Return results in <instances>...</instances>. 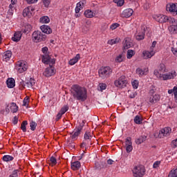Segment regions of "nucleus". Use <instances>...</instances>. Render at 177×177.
I'll list each match as a JSON object with an SVG mask.
<instances>
[{
    "mask_svg": "<svg viewBox=\"0 0 177 177\" xmlns=\"http://www.w3.org/2000/svg\"><path fill=\"white\" fill-rule=\"evenodd\" d=\"M118 27H120V24L118 23H115V24H112L110 26V28L112 30H115V28H118Z\"/></svg>",
    "mask_w": 177,
    "mask_h": 177,
    "instance_id": "obj_50",
    "label": "nucleus"
},
{
    "mask_svg": "<svg viewBox=\"0 0 177 177\" xmlns=\"http://www.w3.org/2000/svg\"><path fill=\"white\" fill-rule=\"evenodd\" d=\"M132 86L134 89H138V86H139V82H138V80H134L132 82Z\"/></svg>",
    "mask_w": 177,
    "mask_h": 177,
    "instance_id": "obj_52",
    "label": "nucleus"
},
{
    "mask_svg": "<svg viewBox=\"0 0 177 177\" xmlns=\"http://www.w3.org/2000/svg\"><path fill=\"white\" fill-rule=\"evenodd\" d=\"M153 19L158 23H175V18L168 17L164 15H153Z\"/></svg>",
    "mask_w": 177,
    "mask_h": 177,
    "instance_id": "obj_3",
    "label": "nucleus"
},
{
    "mask_svg": "<svg viewBox=\"0 0 177 177\" xmlns=\"http://www.w3.org/2000/svg\"><path fill=\"white\" fill-rule=\"evenodd\" d=\"M98 74L100 78L106 80L110 78V76L113 74V69L110 66H102L98 71Z\"/></svg>",
    "mask_w": 177,
    "mask_h": 177,
    "instance_id": "obj_2",
    "label": "nucleus"
},
{
    "mask_svg": "<svg viewBox=\"0 0 177 177\" xmlns=\"http://www.w3.org/2000/svg\"><path fill=\"white\" fill-rule=\"evenodd\" d=\"M92 139V136L91 135V132L86 131L84 134V140L81 144L80 147L81 148H84V146H91L92 141H91Z\"/></svg>",
    "mask_w": 177,
    "mask_h": 177,
    "instance_id": "obj_7",
    "label": "nucleus"
},
{
    "mask_svg": "<svg viewBox=\"0 0 177 177\" xmlns=\"http://www.w3.org/2000/svg\"><path fill=\"white\" fill-rule=\"evenodd\" d=\"M126 151L127 153H131L133 150L132 147V138L131 137H127L125 140Z\"/></svg>",
    "mask_w": 177,
    "mask_h": 177,
    "instance_id": "obj_14",
    "label": "nucleus"
},
{
    "mask_svg": "<svg viewBox=\"0 0 177 177\" xmlns=\"http://www.w3.org/2000/svg\"><path fill=\"white\" fill-rule=\"evenodd\" d=\"M30 127L31 131H35V128H37V122L34 121H31L30 123Z\"/></svg>",
    "mask_w": 177,
    "mask_h": 177,
    "instance_id": "obj_45",
    "label": "nucleus"
},
{
    "mask_svg": "<svg viewBox=\"0 0 177 177\" xmlns=\"http://www.w3.org/2000/svg\"><path fill=\"white\" fill-rule=\"evenodd\" d=\"M34 8L29 6L25 8L23 11L24 17H31L32 16V12H34Z\"/></svg>",
    "mask_w": 177,
    "mask_h": 177,
    "instance_id": "obj_15",
    "label": "nucleus"
},
{
    "mask_svg": "<svg viewBox=\"0 0 177 177\" xmlns=\"http://www.w3.org/2000/svg\"><path fill=\"white\" fill-rule=\"evenodd\" d=\"M49 21H50L49 17L44 16L40 18V23L47 24L49 23Z\"/></svg>",
    "mask_w": 177,
    "mask_h": 177,
    "instance_id": "obj_40",
    "label": "nucleus"
},
{
    "mask_svg": "<svg viewBox=\"0 0 177 177\" xmlns=\"http://www.w3.org/2000/svg\"><path fill=\"white\" fill-rule=\"evenodd\" d=\"M55 74H56V71L53 65H49V67L46 68L43 73V75L47 77H52V75H55Z\"/></svg>",
    "mask_w": 177,
    "mask_h": 177,
    "instance_id": "obj_9",
    "label": "nucleus"
},
{
    "mask_svg": "<svg viewBox=\"0 0 177 177\" xmlns=\"http://www.w3.org/2000/svg\"><path fill=\"white\" fill-rule=\"evenodd\" d=\"M46 35H44V33L39 30L34 31L32 34V41H33V42H42L46 41Z\"/></svg>",
    "mask_w": 177,
    "mask_h": 177,
    "instance_id": "obj_4",
    "label": "nucleus"
},
{
    "mask_svg": "<svg viewBox=\"0 0 177 177\" xmlns=\"http://www.w3.org/2000/svg\"><path fill=\"white\" fill-rule=\"evenodd\" d=\"M25 28L26 29L24 30V32H27V31L30 32V31H31V30L32 29V26H31V25L30 24H27L25 26Z\"/></svg>",
    "mask_w": 177,
    "mask_h": 177,
    "instance_id": "obj_49",
    "label": "nucleus"
},
{
    "mask_svg": "<svg viewBox=\"0 0 177 177\" xmlns=\"http://www.w3.org/2000/svg\"><path fill=\"white\" fill-rule=\"evenodd\" d=\"M158 71L162 74L163 73H165V65L160 64L158 68Z\"/></svg>",
    "mask_w": 177,
    "mask_h": 177,
    "instance_id": "obj_46",
    "label": "nucleus"
},
{
    "mask_svg": "<svg viewBox=\"0 0 177 177\" xmlns=\"http://www.w3.org/2000/svg\"><path fill=\"white\" fill-rule=\"evenodd\" d=\"M132 46H133V43H132V40L129 37H126L123 42L124 49H129V48H132Z\"/></svg>",
    "mask_w": 177,
    "mask_h": 177,
    "instance_id": "obj_17",
    "label": "nucleus"
},
{
    "mask_svg": "<svg viewBox=\"0 0 177 177\" xmlns=\"http://www.w3.org/2000/svg\"><path fill=\"white\" fill-rule=\"evenodd\" d=\"M121 39L120 38H115V39H112L111 40L108 41L109 45H114L115 44H118Z\"/></svg>",
    "mask_w": 177,
    "mask_h": 177,
    "instance_id": "obj_38",
    "label": "nucleus"
},
{
    "mask_svg": "<svg viewBox=\"0 0 177 177\" xmlns=\"http://www.w3.org/2000/svg\"><path fill=\"white\" fill-rule=\"evenodd\" d=\"M8 88H15V81L13 78H8L6 81Z\"/></svg>",
    "mask_w": 177,
    "mask_h": 177,
    "instance_id": "obj_29",
    "label": "nucleus"
},
{
    "mask_svg": "<svg viewBox=\"0 0 177 177\" xmlns=\"http://www.w3.org/2000/svg\"><path fill=\"white\" fill-rule=\"evenodd\" d=\"M171 52L174 53V55H175V56H177V49L176 48L172 47Z\"/></svg>",
    "mask_w": 177,
    "mask_h": 177,
    "instance_id": "obj_64",
    "label": "nucleus"
},
{
    "mask_svg": "<svg viewBox=\"0 0 177 177\" xmlns=\"http://www.w3.org/2000/svg\"><path fill=\"white\" fill-rule=\"evenodd\" d=\"M147 138V137H146L145 136H140L139 138H137L136 140V145H140V144L143 143V142L146 141Z\"/></svg>",
    "mask_w": 177,
    "mask_h": 177,
    "instance_id": "obj_35",
    "label": "nucleus"
},
{
    "mask_svg": "<svg viewBox=\"0 0 177 177\" xmlns=\"http://www.w3.org/2000/svg\"><path fill=\"white\" fill-rule=\"evenodd\" d=\"M18 121H19V118H17V116H15L13 121H12L13 124H15V125H16V124H17Z\"/></svg>",
    "mask_w": 177,
    "mask_h": 177,
    "instance_id": "obj_61",
    "label": "nucleus"
},
{
    "mask_svg": "<svg viewBox=\"0 0 177 177\" xmlns=\"http://www.w3.org/2000/svg\"><path fill=\"white\" fill-rule=\"evenodd\" d=\"M145 28H142L140 30L137 32V35H136L137 41H142V39H145Z\"/></svg>",
    "mask_w": 177,
    "mask_h": 177,
    "instance_id": "obj_18",
    "label": "nucleus"
},
{
    "mask_svg": "<svg viewBox=\"0 0 177 177\" xmlns=\"http://www.w3.org/2000/svg\"><path fill=\"white\" fill-rule=\"evenodd\" d=\"M174 91H175L174 99H175V100H177V86H174Z\"/></svg>",
    "mask_w": 177,
    "mask_h": 177,
    "instance_id": "obj_63",
    "label": "nucleus"
},
{
    "mask_svg": "<svg viewBox=\"0 0 177 177\" xmlns=\"http://www.w3.org/2000/svg\"><path fill=\"white\" fill-rule=\"evenodd\" d=\"M134 122L138 125H140L141 124L143 123V119L140 116L136 115L134 118Z\"/></svg>",
    "mask_w": 177,
    "mask_h": 177,
    "instance_id": "obj_34",
    "label": "nucleus"
},
{
    "mask_svg": "<svg viewBox=\"0 0 177 177\" xmlns=\"http://www.w3.org/2000/svg\"><path fill=\"white\" fill-rule=\"evenodd\" d=\"M14 159L15 158L10 155H5L3 156V161H5L6 162L13 161Z\"/></svg>",
    "mask_w": 177,
    "mask_h": 177,
    "instance_id": "obj_36",
    "label": "nucleus"
},
{
    "mask_svg": "<svg viewBox=\"0 0 177 177\" xmlns=\"http://www.w3.org/2000/svg\"><path fill=\"white\" fill-rule=\"evenodd\" d=\"M28 124V122H27V120H24V122H22L21 124V129L23 131V132H27V129L26 127Z\"/></svg>",
    "mask_w": 177,
    "mask_h": 177,
    "instance_id": "obj_41",
    "label": "nucleus"
},
{
    "mask_svg": "<svg viewBox=\"0 0 177 177\" xmlns=\"http://www.w3.org/2000/svg\"><path fill=\"white\" fill-rule=\"evenodd\" d=\"M80 59H81V55H80V54H77L75 57L70 59V61L68 62L70 66H74V64H75V63H78V60H80Z\"/></svg>",
    "mask_w": 177,
    "mask_h": 177,
    "instance_id": "obj_28",
    "label": "nucleus"
},
{
    "mask_svg": "<svg viewBox=\"0 0 177 177\" xmlns=\"http://www.w3.org/2000/svg\"><path fill=\"white\" fill-rule=\"evenodd\" d=\"M133 174L135 177H142L146 174V169L145 166L138 165L133 169Z\"/></svg>",
    "mask_w": 177,
    "mask_h": 177,
    "instance_id": "obj_5",
    "label": "nucleus"
},
{
    "mask_svg": "<svg viewBox=\"0 0 177 177\" xmlns=\"http://www.w3.org/2000/svg\"><path fill=\"white\" fill-rule=\"evenodd\" d=\"M168 177H177V169L171 170L169 173Z\"/></svg>",
    "mask_w": 177,
    "mask_h": 177,
    "instance_id": "obj_42",
    "label": "nucleus"
},
{
    "mask_svg": "<svg viewBox=\"0 0 177 177\" xmlns=\"http://www.w3.org/2000/svg\"><path fill=\"white\" fill-rule=\"evenodd\" d=\"M172 133V129L171 127H165L160 130L158 137L161 139L164 136H169Z\"/></svg>",
    "mask_w": 177,
    "mask_h": 177,
    "instance_id": "obj_10",
    "label": "nucleus"
},
{
    "mask_svg": "<svg viewBox=\"0 0 177 177\" xmlns=\"http://www.w3.org/2000/svg\"><path fill=\"white\" fill-rule=\"evenodd\" d=\"M107 28H109V25H107V24H104L102 26V31H106V30H107Z\"/></svg>",
    "mask_w": 177,
    "mask_h": 177,
    "instance_id": "obj_60",
    "label": "nucleus"
},
{
    "mask_svg": "<svg viewBox=\"0 0 177 177\" xmlns=\"http://www.w3.org/2000/svg\"><path fill=\"white\" fill-rule=\"evenodd\" d=\"M21 35H23L21 31H17L14 34V37H12V40L14 41V42H19V41L21 39Z\"/></svg>",
    "mask_w": 177,
    "mask_h": 177,
    "instance_id": "obj_25",
    "label": "nucleus"
},
{
    "mask_svg": "<svg viewBox=\"0 0 177 177\" xmlns=\"http://www.w3.org/2000/svg\"><path fill=\"white\" fill-rule=\"evenodd\" d=\"M63 115V114L60 112H59L57 115V117H56V121H59V120H60V118H62V116Z\"/></svg>",
    "mask_w": 177,
    "mask_h": 177,
    "instance_id": "obj_57",
    "label": "nucleus"
},
{
    "mask_svg": "<svg viewBox=\"0 0 177 177\" xmlns=\"http://www.w3.org/2000/svg\"><path fill=\"white\" fill-rule=\"evenodd\" d=\"M172 147H177V138L171 142Z\"/></svg>",
    "mask_w": 177,
    "mask_h": 177,
    "instance_id": "obj_59",
    "label": "nucleus"
},
{
    "mask_svg": "<svg viewBox=\"0 0 177 177\" xmlns=\"http://www.w3.org/2000/svg\"><path fill=\"white\" fill-rule=\"evenodd\" d=\"M42 2L45 6V8H48L49 5H50V0H42Z\"/></svg>",
    "mask_w": 177,
    "mask_h": 177,
    "instance_id": "obj_54",
    "label": "nucleus"
},
{
    "mask_svg": "<svg viewBox=\"0 0 177 177\" xmlns=\"http://www.w3.org/2000/svg\"><path fill=\"white\" fill-rule=\"evenodd\" d=\"M142 55L144 56V59H151V57L156 55V51H154V50H150V51L145 50L142 53Z\"/></svg>",
    "mask_w": 177,
    "mask_h": 177,
    "instance_id": "obj_21",
    "label": "nucleus"
},
{
    "mask_svg": "<svg viewBox=\"0 0 177 177\" xmlns=\"http://www.w3.org/2000/svg\"><path fill=\"white\" fill-rule=\"evenodd\" d=\"M12 57V51L7 50L3 53V62H9Z\"/></svg>",
    "mask_w": 177,
    "mask_h": 177,
    "instance_id": "obj_24",
    "label": "nucleus"
},
{
    "mask_svg": "<svg viewBox=\"0 0 177 177\" xmlns=\"http://www.w3.org/2000/svg\"><path fill=\"white\" fill-rule=\"evenodd\" d=\"M40 28L44 34H52V29L48 26L43 25Z\"/></svg>",
    "mask_w": 177,
    "mask_h": 177,
    "instance_id": "obj_26",
    "label": "nucleus"
},
{
    "mask_svg": "<svg viewBox=\"0 0 177 177\" xmlns=\"http://www.w3.org/2000/svg\"><path fill=\"white\" fill-rule=\"evenodd\" d=\"M84 16L87 17V19H92V17H93V12L91 10H86L84 12Z\"/></svg>",
    "mask_w": 177,
    "mask_h": 177,
    "instance_id": "obj_33",
    "label": "nucleus"
},
{
    "mask_svg": "<svg viewBox=\"0 0 177 177\" xmlns=\"http://www.w3.org/2000/svg\"><path fill=\"white\" fill-rule=\"evenodd\" d=\"M160 164H161V161H156L153 163V168H158V167L160 166Z\"/></svg>",
    "mask_w": 177,
    "mask_h": 177,
    "instance_id": "obj_56",
    "label": "nucleus"
},
{
    "mask_svg": "<svg viewBox=\"0 0 177 177\" xmlns=\"http://www.w3.org/2000/svg\"><path fill=\"white\" fill-rule=\"evenodd\" d=\"M124 60V58H122V54H120L116 58H115V62L117 63H121Z\"/></svg>",
    "mask_w": 177,
    "mask_h": 177,
    "instance_id": "obj_51",
    "label": "nucleus"
},
{
    "mask_svg": "<svg viewBox=\"0 0 177 177\" xmlns=\"http://www.w3.org/2000/svg\"><path fill=\"white\" fill-rule=\"evenodd\" d=\"M67 111H68V106L67 105H65L64 106L61 110L59 111V113H62V115L67 113Z\"/></svg>",
    "mask_w": 177,
    "mask_h": 177,
    "instance_id": "obj_43",
    "label": "nucleus"
},
{
    "mask_svg": "<svg viewBox=\"0 0 177 177\" xmlns=\"http://www.w3.org/2000/svg\"><path fill=\"white\" fill-rule=\"evenodd\" d=\"M84 5H85V3L84 1H80L77 3L75 8V13H80V10H81V9H83Z\"/></svg>",
    "mask_w": 177,
    "mask_h": 177,
    "instance_id": "obj_31",
    "label": "nucleus"
},
{
    "mask_svg": "<svg viewBox=\"0 0 177 177\" xmlns=\"http://www.w3.org/2000/svg\"><path fill=\"white\" fill-rule=\"evenodd\" d=\"M82 128H84V122H82L76 129H75V131H73L71 133V138L73 139H77L78 136H80V134L81 133V131H82Z\"/></svg>",
    "mask_w": 177,
    "mask_h": 177,
    "instance_id": "obj_13",
    "label": "nucleus"
},
{
    "mask_svg": "<svg viewBox=\"0 0 177 177\" xmlns=\"http://www.w3.org/2000/svg\"><path fill=\"white\" fill-rule=\"evenodd\" d=\"M16 70H17L18 73H24V71H27L28 66L26 64V62L23 61H19L16 64L15 66Z\"/></svg>",
    "mask_w": 177,
    "mask_h": 177,
    "instance_id": "obj_8",
    "label": "nucleus"
},
{
    "mask_svg": "<svg viewBox=\"0 0 177 177\" xmlns=\"http://www.w3.org/2000/svg\"><path fill=\"white\" fill-rule=\"evenodd\" d=\"M80 168H81V162H80V161L71 162V169L73 171H78Z\"/></svg>",
    "mask_w": 177,
    "mask_h": 177,
    "instance_id": "obj_27",
    "label": "nucleus"
},
{
    "mask_svg": "<svg viewBox=\"0 0 177 177\" xmlns=\"http://www.w3.org/2000/svg\"><path fill=\"white\" fill-rule=\"evenodd\" d=\"M167 12H171V13H174L177 10V3H169L167 5L166 8Z\"/></svg>",
    "mask_w": 177,
    "mask_h": 177,
    "instance_id": "obj_23",
    "label": "nucleus"
},
{
    "mask_svg": "<svg viewBox=\"0 0 177 177\" xmlns=\"http://www.w3.org/2000/svg\"><path fill=\"white\" fill-rule=\"evenodd\" d=\"M12 113H17V111L19 110V107L15 102H12L10 104V107Z\"/></svg>",
    "mask_w": 177,
    "mask_h": 177,
    "instance_id": "obj_32",
    "label": "nucleus"
},
{
    "mask_svg": "<svg viewBox=\"0 0 177 177\" xmlns=\"http://www.w3.org/2000/svg\"><path fill=\"white\" fill-rule=\"evenodd\" d=\"M133 14V10H132L131 8H128L124 10L121 13V17H125L126 19H128V17H131Z\"/></svg>",
    "mask_w": 177,
    "mask_h": 177,
    "instance_id": "obj_19",
    "label": "nucleus"
},
{
    "mask_svg": "<svg viewBox=\"0 0 177 177\" xmlns=\"http://www.w3.org/2000/svg\"><path fill=\"white\" fill-rule=\"evenodd\" d=\"M153 74H154V75H156L158 78H160V79H161L160 75H162V73H161L160 72H159L157 70L154 71Z\"/></svg>",
    "mask_w": 177,
    "mask_h": 177,
    "instance_id": "obj_55",
    "label": "nucleus"
},
{
    "mask_svg": "<svg viewBox=\"0 0 177 177\" xmlns=\"http://www.w3.org/2000/svg\"><path fill=\"white\" fill-rule=\"evenodd\" d=\"M160 99H161V97L158 94L151 95L147 97V102L149 104H156V103L160 102Z\"/></svg>",
    "mask_w": 177,
    "mask_h": 177,
    "instance_id": "obj_11",
    "label": "nucleus"
},
{
    "mask_svg": "<svg viewBox=\"0 0 177 177\" xmlns=\"http://www.w3.org/2000/svg\"><path fill=\"white\" fill-rule=\"evenodd\" d=\"M27 3H35L38 0H26Z\"/></svg>",
    "mask_w": 177,
    "mask_h": 177,
    "instance_id": "obj_62",
    "label": "nucleus"
},
{
    "mask_svg": "<svg viewBox=\"0 0 177 177\" xmlns=\"http://www.w3.org/2000/svg\"><path fill=\"white\" fill-rule=\"evenodd\" d=\"M101 92H103V91H104V89H106L107 88V85L105 83H100L99 84Z\"/></svg>",
    "mask_w": 177,
    "mask_h": 177,
    "instance_id": "obj_48",
    "label": "nucleus"
},
{
    "mask_svg": "<svg viewBox=\"0 0 177 177\" xmlns=\"http://www.w3.org/2000/svg\"><path fill=\"white\" fill-rule=\"evenodd\" d=\"M50 164H52L53 165H56V164L57 163V161L56 160V158L53 156H52L50 158Z\"/></svg>",
    "mask_w": 177,
    "mask_h": 177,
    "instance_id": "obj_53",
    "label": "nucleus"
},
{
    "mask_svg": "<svg viewBox=\"0 0 177 177\" xmlns=\"http://www.w3.org/2000/svg\"><path fill=\"white\" fill-rule=\"evenodd\" d=\"M148 73H149V68H144L142 69L141 68H138L136 69V74H138L139 77H143V75H147Z\"/></svg>",
    "mask_w": 177,
    "mask_h": 177,
    "instance_id": "obj_20",
    "label": "nucleus"
},
{
    "mask_svg": "<svg viewBox=\"0 0 177 177\" xmlns=\"http://www.w3.org/2000/svg\"><path fill=\"white\" fill-rule=\"evenodd\" d=\"M169 24H171L169 27V31L172 34H176L177 32V19H174V22H169Z\"/></svg>",
    "mask_w": 177,
    "mask_h": 177,
    "instance_id": "obj_22",
    "label": "nucleus"
},
{
    "mask_svg": "<svg viewBox=\"0 0 177 177\" xmlns=\"http://www.w3.org/2000/svg\"><path fill=\"white\" fill-rule=\"evenodd\" d=\"M114 85L117 88H125L127 85H128V80H127V77L125 76H120L118 80H115Z\"/></svg>",
    "mask_w": 177,
    "mask_h": 177,
    "instance_id": "obj_6",
    "label": "nucleus"
},
{
    "mask_svg": "<svg viewBox=\"0 0 177 177\" xmlns=\"http://www.w3.org/2000/svg\"><path fill=\"white\" fill-rule=\"evenodd\" d=\"M160 80H163V81H167V80H172L174 77H176V72L169 73L167 74H162L160 75Z\"/></svg>",
    "mask_w": 177,
    "mask_h": 177,
    "instance_id": "obj_16",
    "label": "nucleus"
},
{
    "mask_svg": "<svg viewBox=\"0 0 177 177\" xmlns=\"http://www.w3.org/2000/svg\"><path fill=\"white\" fill-rule=\"evenodd\" d=\"M156 44H157V41H153L152 45L150 48V50H154V48H156Z\"/></svg>",
    "mask_w": 177,
    "mask_h": 177,
    "instance_id": "obj_58",
    "label": "nucleus"
},
{
    "mask_svg": "<svg viewBox=\"0 0 177 177\" xmlns=\"http://www.w3.org/2000/svg\"><path fill=\"white\" fill-rule=\"evenodd\" d=\"M135 56V50H128L127 53V59H132V57Z\"/></svg>",
    "mask_w": 177,
    "mask_h": 177,
    "instance_id": "obj_39",
    "label": "nucleus"
},
{
    "mask_svg": "<svg viewBox=\"0 0 177 177\" xmlns=\"http://www.w3.org/2000/svg\"><path fill=\"white\" fill-rule=\"evenodd\" d=\"M41 62L44 64H49V66L55 64L56 63V59H50V56L48 55H44L41 57Z\"/></svg>",
    "mask_w": 177,
    "mask_h": 177,
    "instance_id": "obj_12",
    "label": "nucleus"
},
{
    "mask_svg": "<svg viewBox=\"0 0 177 177\" xmlns=\"http://www.w3.org/2000/svg\"><path fill=\"white\" fill-rule=\"evenodd\" d=\"M6 109H2L0 111V113L3 115H8L9 113H10V109H9V104H6Z\"/></svg>",
    "mask_w": 177,
    "mask_h": 177,
    "instance_id": "obj_37",
    "label": "nucleus"
},
{
    "mask_svg": "<svg viewBox=\"0 0 177 177\" xmlns=\"http://www.w3.org/2000/svg\"><path fill=\"white\" fill-rule=\"evenodd\" d=\"M25 86H26L27 88H31L32 86L35 85V80L34 79H30L25 83Z\"/></svg>",
    "mask_w": 177,
    "mask_h": 177,
    "instance_id": "obj_30",
    "label": "nucleus"
},
{
    "mask_svg": "<svg viewBox=\"0 0 177 177\" xmlns=\"http://www.w3.org/2000/svg\"><path fill=\"white\" fill-rule=\"evenodd\" d=\"M71 94L73 99L80 102H85L88 99L86 89L78 84H74L71 86Z\"/></svg>",
    "mask_w": 177,
    "mask_h": 177,
    "instance_id": "obj_1",
    "label": "nucleus"
},
{
    "mask_svg": "<svg viewBox=\"0 0 177 177\" xmlns=\"http://www.w3.org/2000/svg\"><path fill=\"white\" fill-rule=\"evenodd\" d=\"M113 2L117 3L118 6H122L125 1L124 0H113Z\"/></svg>",
    "mask_w": 177,
    "mask_h": 177,
    "instance_id": "obj_47",
    "label": "nucleus"
},
{
    "mask_svg": "<svg viewBox=\"0 0 177 177\" xmlns=\"http://www.w3.org/2000/svg\"><path fill=\"white\" fill-rule=\"evenodd\" d=\"M8 177H19V169L14 170Z\"/></svg>",
    "mask_w": 177,
    "mask_h": 177,
    "instance_id": "obj_44",
    "label": "nucleus"
}]
</instances>
